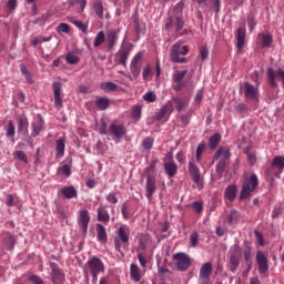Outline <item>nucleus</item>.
I'll return each mask as SVG.
<instances>
[{
  "mask_svg": "<svg viewBox=\"0 0 284 284\" xmlns=\"http://www.w3.org/2000/svg\"><path fill=\"white\" fill-rule=\"evenodd\" d=\"M185 22L183 21V2H179L169 13V18L165 22L166 30H172L175 28V32H181L183 30Z\"/></svg>",
  "mask_w": 284,
  "mask_h": 284,
  "instance_id": "1",
  "label": "nucleus"
},
{
  "mask_svg": "<svg viewBox=\"0 0 284 284\" xmlns=\"http://www.w3.org/2000/svg\"><path fill=\"white\" fill-rule=\"evenodd\" d=\"M230 156H232V153L227 146H221L213 156V163L214 161H219L216 164V174L219 176H223V172H225V168H227V163L230 162Z\"/></svg>",
  "mask_w": 284,
  "mask_h": 284,
  "instance_id": "2",
  "label": "nucleus"
},
{
  "mask_svg": "<svg viewBox=\"0 0 284 284\" xmlns=\"http://www.w3.org/2000/svg\"><path fill=\"white\" fill-rule=\"evenodd\" d=\"M102 272H105V264L101 258L98 256H92L88 260L85 266H84V274L88 276V274H91L93 281H97L99 278V274Z\"/></svg>",
  "mask_w": 284,
  "mask_h": 284,
  "instance_id": "3",
  "label": "nucleus"
},
{
  "mask_svg": "<svg viewBox=\"0 0 284 284\" xmlns=\"http://www.w3.org/2000/svg\"><path fill=\"white\" fill-rule=\"evenodd\" d=\"M256 187H258V176L253 173L243 182L242 190L240 192V201H245V199H250V196H252V193L256 191Z\"/></svg>",
  "mask_w": 284,
  "mask_h": 284,
  "instance_id": "4",
  "label": "nucleus"
},
{
  "mask_svg": "<svg viewBox=\"0 0 284 284\" xmlns=\"http://www.w3.org/2000/svg\"><path fill=\"white\" fill-rule=\"evenodd\" d=\"M118 237L114 239V247L115 252H121V243L124 245V247H128L130 245V227L128 225H122L116 231Z\"/></svg>",
  "mask_w": 284,
  "mask_h": 284,
  "instance_id": "5",
  "label": "nucleus"
},
{
  "mask_svg": "<svg viewBox=\"0 0 284 284\" xmlns=\"http://www.w3.org/2000/svg\"><path fill=\"white\" fill-rule=\"evenodd\" d=\"M190 52L187 45H183L182 42H178L171 48V61L173 63H185V57Z\"/></svg>",
  "mask_w": 284,
  "mask_h": 284,
  "instance_id": "6",
  "label": "nucleus"
},
{
  "mask_svg": "<svg viewBox=\"0 0 284 284\" xmlns=\"http://www.w3.org/2000/svg\"><path fill=\"white\" fill-rule=\"evenodd\" d=\"M243 252L241 251V246L239 244H234L230 250V271L232 274H236V270H239V265H241V256Z\"/></svg>",
  "mask_w": 284,
  "mask_h": 284,
  "instance_id": "7",
  "label": "nucleus"
},
{
  "mask_svg": "<svg viewBox=\"0 0 284 284\" xmlns=\"http://www.w3.org/2000/svg\"><path fill=\"white\" fill-rule=\"evenodd\" d=\"M173 261H175L179 272H187V268L192 265V260H190V255H187V253L174 254Z\"/></svg>",
  "mask_w": 284,
  "mask_h": 284,
  "instance_id": "8",
  "label": "nucleus"
},
{
  "mask_svg": "<svg viewBox=\"0 0 284 284\" xmlns=\"http://www.w3.org/2000/svg\"><path fill=\"white\" fill-rule=\"evenodd\" d=\"M244 98L246 101H252L253 103L258 102V85H253L250 82H244Z\"/></svg>",
  "mask_w": 284,
  "mask_h": 284,
  "instance_id": "9",
  "label": "nucleus"
},
{
  "mask_svg": "<svg viewBox=\"0 0 284 284\" xmlns=\"http://www.w3.org/2000/svg\"><path fill=\"white\" fill-rule=\"evenodd\" d=\"M284 170V158L283 156H275L273 159L271 168L267 170V174L270 176H278L283 174Z\"/></svg>",
  "mask_w": 284,
  "mask_h": 284,
  "instance_id": "10",
  "label": "nucleus"
},
{
  "mask_svg": "<svg viewBox=\"0 0 284 284\" xmlns=\"http://www.w3.org/2000/svg\"><path fill=\"white\" fill-rule=\"evenodd\" d=\"M62 88H63V83H61V82L52 83L54 108H57V110L63 109V98L61 97Z\"/></svg>",
  "mask_w": 284,
  "mask_h": 284,
  "instance_id": "11",
  "label": "nucleus"
},
{
  "mask_svg": "<svg viewBox=\"0 0 284 284\" xmlns=\"http://www.w3.org/2000/svg\"><path fill=\"white\" fill-rule=\"evenodd\" d=\"M51 268V283L53 284H63L65 282V275L59 268L57 263H50Z\"/></svg>",
  "mask_w": 284,
  "mask_h": 284,
  "instance_id": "12",
  "label": "nucleus"
},
{
  "mask_svg": "<svg viewBox=\"0 0 284 284\" xmlns=\"http://www.w3.org/2000/svg\"><path fill=\"white\" fill-rule=\"evenodd\" d=\"M256 263L258 265L260 274H265L270 270V264L267 263V255L263 251H257L256 253Z\"/></svg>",
  "mask_w": 284,
  "mask_h": 284,
  "instance_id": "13",
  "label": "nucleus"
},
{
  "mask_svg": "<svg viewBox=\"0 0 284 284\" xmlns=\"http://www.w3.org/2000/svg\"><path fill=\"white\" fill-rule=\"evenodd\" d=\"M125 126L118 123H111L109 128V134L114 139L121 140L122 136H125Z\"/></svg>",
  "mask_w": 284,
  "mask_h": 284,
  "instance_id": "14",
  "label": "nucleus"
},
{
  "mask_svg": "<svg viewBox=\"0 0 284 284\" xmlns=\"http://www.w3.org/2000/svg\"><path fill=\"white\" fill-rule=\"evenodd\" d=\"M119 29H110L106 32V48L108 50H114L116 41H119Z\"/></svg>",
  "mask_w": 284,
  "mask_h": 284,
  "instance_id": "15",
  "label": "nucleus"
},
{
  "mask_svg": "<svg viewBox=\"0 0 284 284\" xmlns=\"http://www.w3.org/2000/svg\"><path fill=\"white\" fill-rule=\"evenodd\" d=\"M78 225H80L84 234H88V225H90V213L88 210L80 211Z\"/></svg>",
  "mask_w": 284,
  "mask_h": 284,
  "instance_id": "16",
  "label": "nucleus"
},
{
  "mask_svg": "<svg viewBox=\"0 0 284 284\" xmlns=\"http://www.w3.org/2000/svg\"><path fill=\"white\" fill-rule=\"evenodd\" d=\"M145 190V196L148 201H152V196H154V193L156 192V180L154 179V176L148 175Z\"/></svg>",
  "mask_w": 284,
  "mask_h": 284,
  "instance_id": "17",
  "label": "nucleus"
},
{
  "mask_svg": "<svg viewBox=\"0 0 284 284\" xmlns=\"http://www.w3.org/2000/svg\"><path fill=\"white\" fill-rule=\"evenodd\" d=\"M189 174L196 185H201V169L194 162H189Z\"/></svg>",
  "mask_w": 284,
  "mask_h": 284,
  "instance_id": "18",
  "label": "nucleus"
},
{
  "mask_svg": "<svg viewBox=\"0 0 284 284\" xmlns=\"http://www.w3.org/2000/svg\"><path fill=\"white\" fill-rule=\"evenodd\" d=\"M235 37L237 52H241V50H243L245 45V37H247V31L245 30V28L240 27L236 31Z\"/></svg>",
  "mask_w": 284,
  "mask_h": 284,
  "instance_id": "19",
  "label": "nucleus"
},
{
  "mask_svg": "<svg viewBox=\"0 0 284 284\" xmlns=\"http://www.w3.org/2000/svg\"><path fill=\"white\" fill-rule=\"evenodd\" d=\"M172 112H173L172 102H168L166 104L162 105L159 112L155 113L154 119H156V121H161L162 119H165V116H170Z\"/></svg>",
  "mask_w": 284,
  "mask_h": 284,
  "instance_id": "20",
  "label": "nucleus"
},
{
  "mask_svg": "<svg viewBox=\"0 0 284 284\" xmlns=\"http://www.w3.org/2000/svg\"><path fill=\"white\" fill-rule=\"evenodd\" d=\"M183 79H185V72L173 74V90H175V92H181V90L185 88V82H183Z\"/></svg>",
  "mask_w": 284,
  "mask_h": 284,
  "instance_id": "21",
  "label": "nucleus"
},
{
  "mask_svg": "<svg viewBox=\"0 0 284 284\" xmlns=\"http://www.w3.org/2000/svg\"><path fill=\"white\" fill-rule=\"evenodd\" d=\"M273 41L274 38H272V34L270 33L257 34V44L261 45V48H272Z\"/></svg>",
  "mask_w": 284,
  "mask_h": 284,
  "instance_id": "22",
  "label": "nucleus"
},
{
  "mask_svg": "<svg viewBox=\"0 0 284 284\" xmlns=\"http://www.w3.org/2000/svg\"><path fill=\"white\" fill-rule=\"evenodd\" d=\"M43 125H45V121H43V118H41V115H38L32 122L33 130L31 136H39V134H41V131L43 130Z\"/></svg>",
  "mask_w": 284,
  "mask_h": 284,
  "instance_id": "23",
  "label": "nucleus"
},
{
  "mask_svg": "<svg viewBox=\"0 0 284 284\" xmlns=\"http://www.w3.org/2000/svg\"><path fill=\"white\" fill-rule=\"evenodd\" d=\"M98 221L101 223H110V213L108 212V205L101 204L98 207Z\"/></svg>",
  "mask_w": 284,
  "mask_h": 284,
  "instance_id": "24",
  "label": "nucleus"
},
{
  "mask_svg": "<svg viewBox=\"0 0 284 284\" xmlns=\"http://www.w3.org/2000/svg\"><path fill=\"white\" fill-rule=\"evenodd\" d=\"M55 156L57 159L65 156V138L55 140Z\"/></svg>",
  "mask_w": 284,
  "mask_h": 284,
  "instance_id": "25",
  "label": "nucleus"
},
{
  "mask_svg": "<svg viewBox=\"0 0 284 284\" xmlns=\"http://www.w3.org/2000/svg\"><path fill=\"white\" fill-rule=\"evenodd\" d=\"M236 194H239V187L236 184H231L225 189L224 197L232 203L236 199Z\"/></svg>",
  "mask_w": 284,
  "mask_h": 284,
  "instance_id": "26",
  "label": "nucleus"
},
{
  "mask_svg": "<svg viewBox=\"0 0 284 284\" xmlns=\"http://www.w3.org/2000/svg\"><path fill=\"white\" fill-rule=\"evenodd\" d=\"M60 194L64 196V199H77L79 192L74 186H64L60 190Z\"/></svg>",
  "mask_w": 284,
  "mask_h": 284,
  "instance_id": "27",
  "label": "nucleus"
},
{
  "mask_svg": "<svg viewBox=\"0 0 284 284\" xmlns=\"http://www.w3.org/2000/svg\"><path fill=\"white\" fill-rule=\"evenodd\" d=\"M97 237L100 243H108V231L105 230V226L103 224H97Z\"/></svg>",
  "mask_w": 284,
  "mask_h": 284,
  "instance_id": "28",
  "label": "nucleus"
},
{
  "mask_svg": "<svg viewBox=\"0 0 284 284\" xmlns=\"http://www.w3.org/2000/svg\"><path fill=\"white\" fill-rule=\"evenodd\" d=\"M212 275V263L206 262L200 268V278L207 280Z\"/></svg>",
  "mask_w": 284,
  "mask_h": 284,
  "instance_id": "29",
  "label": "nucleus"
},
{
  "mask_svg": "<svg viewBox=\"0 0 284 284\" xmlns=\"http://www.w3.org/2000/svg\"><path fill=\"white\" fill-rule=\"evenodd\" d=\"M164 170H165L168 176L172 178V176H176V172H179V166L176 165V163L174 161L165 162Z\"/></svg>",
  "mask_w": 284,
  "mask_h": 284,
  "instance_id": "30",
  "label": "nucleus"
},
{
  "mask_svg": "<svg viewBox=\"0 0 284 284\" xmlns=\"http://www.w3.org/2000/svg\"><path fill=\"white\" fill-rule=\"evenodd\" d=\"M141 63H143V52H138L134 58L131 61V70L133 72L139 71V68H141Z\"/></svg>",
  "mask_w": 284,
  "mask_h": 284,
  "instance_id": "31",
  "label": "nucleus"
},
{
  "mask_svg": "<svg viewBox=\"0 0 284 284\" xmlns=\"http://www.w3.org/2000/svg\"><path fill=\"white\" fill-rule=\"evenodd\" d=\"M221 133H214L209 140L210 150H216L219 148V143H221Z\"/></svg>",
  "mask_w": 284,
  "mask_h": 284,
  "instance_id": "32",
  "label": "nucleus"
},
{
  "mask_svg": "<svg viewBox=\"0 0 284 284\" xmlns=\"http://www.w3.org/2000/svg\"><path fill=\"white\" fill-rule=\"evenodd\" d=\"M168 103H172L173 108L175 105L178 112H182L183 108H185V100L181 98H172Z\"/></svg>",
  "mask_w": 284,
  "mask_h": 284,
  "instance_id": "33",
  "label": "nucleus"
},
{
  "mask_svg": "<svg viewBox=\"0 0 284 284\" xmlns=\"http://www.w3.org/2000/svg\"><path fill=\"white\" fill-rule=\"evenodd\" d=\"M130 274L131 278H133L135 283H139V281H141V273L139 272V266L136 264H131Z\"/></svg>",
  "mask_w": 284,
  "mask_h": 284,
  "instance_id": "34",
  "label": "nucleus"
},
{
  "mask_svg": "<svg viewBox=\"0 0 284 284\" xmlns=\"http://www.w3.org/2000/svg\"><path fill=\"white\" fill-rule=\"evenodd\" d=\"M105 43V32L99 31L94 38L93 45L94 48H101Z\"/></svg>",
  "mask_w": 284,
  "mask_h": 284,
  "instance_id": "35",
  "label": "nucleus"
},
{
  "mask_svg": "<svg viewBox=\"0 0 284 284\" xmlns=\"http://www.w3.org/2000/svg\"><path fill=\"white\" fill-rule=\"evenodd\" d=\"M95 105H97L98 110H108V108H110V99L99 98L95 101Z\"/></svg>",
  "mask_w": 284,
  "mask_h": 284,
  "instance_id": "36",
  "label": "nucleus"
},
{
  "mask_svg": "<svg viewBox=\"0 0 284 284\" xmlns=\"http://www.w3.org/2000/svg\"><path fill=\"white\" fill-rule=\"evenodd\" d=\"M101 90L104 92H116L119 85L114 84L113 82H102L100 84Z\"/></svg>",
  "mask_w": 284,
  "mask_h": 284,
  "instance_id": "37",
  "label": "nucleus"
},
{
  "mask_svg": "<svg viewBox=\"0 0 284 284\" xmlns=\"http://www.w3.org/2000/svg\"><path fill=\"white\" fill-rule=\"evenodd\" d=\"M119 61L122 65H125L128 57H130V49H121L118 53Z\"/></svg>",
  "mask_w": 284,
  "mask_h": 284,
  "instance_id": "38",
  "label": "nucleus"
},
{
  "mask_svg": "<svg viewBox=\"0 0 284 284\" xmlns=\"http://www.w3.org/2000/svg\"><path fill=\"white\" fill-rule=\"evenodd\" d=\"M93 10L98 19H103V3H101L100 1H95L93 3Z\"/></svg>",
  "mask_w": 284,
  "mask_h": 284,
  "instance_id": "39",
  "label": "nucleus"
},
{
  "mask_svg": "<svg viewBox=\"0 0 284 284\" xmlns=\"http://www.w3.org/2000/svg\"><path fill=\"white\" fill-rule=\"evenodd\" d=\"M205 148H206L205 142H201V143L197 145V148H196V153H195V161H196L197 163H200L201 156H203V153L205 152Z\"/></svg>",
  "mask_w": 284,
  "mask_h": 284,
  "instance_id": "40",
  "label": "nucleus"
},
{
  "mask_svg": "<svg viewBox=\"0 0 284 284\" xmlns=\"http://www.w3.org/2000/svg\"><path fill=\"white\" fill-rule=\"evenodd\" d=\"M48 41H52V37H43V36H40L38 38H33L32 41H31V45H33L34 48H37V45H39V43H45Z\"/></svg>",
  "mask_w": 284,
  "mask_h": 284,
  "instance_id": "41",
  "label": "nucleus"
},
{
  "mask_svg": "<svg viewBox=\"0 0 284 284\" xmlns=\"http://www.w3.org/2000/svg\"><path fill=\"white\" fill-rule=\"evenodd\" d=\"M65 61L67 63H69L70 65H75V63H79V57L72 52H69L65 55Z\"/></svg>",
  "mask_w": 284,
  "mask_h": 284,
  "instance_id": "42",
  "label": "nucleus"
},
{
  "mask_svg": "<svg viewBox=\"0 0 284 284\" xmlns=\"http://www.w3.org/2000/svg\"><path fill=\"white\" fill-rule=\"evenodd\" d=\"M14 134H17V130L14 128V124L12 123V120H10L7 128L6 136H8L9 139H12Z\"/></svg>",
  "mask_w": 284,
  "mask_h": 284,
  "instance_id": "43",
  "label": "nucleus"
},
{
  "mask_svg": "<svg viewBox=\"0 0 284 284\" xmlns=\"http://www.w3.org/2000/svg\"><path fill=\"white\" fill-rule=\"evenodd\" d=\"M14 159H18V161H21L22 163H28V155H26V152L23 151H16L13 153Z\"/></svg>",
  "mask_w": 284,
  "mask_h": 284,
  "instance_id": "44",
  "label": "nucleus"
},
{
  "mask_svg": "<svg viewBox=\"0 0 284 284\" xmlns=\"http://www.w3.org/2000/svg\"><path fill=\"white\" fill-rule=\"evenodd\" d=\"M244 154H246L248 163L251 165H254V163H256V154L250 151V149H245Z\"/></svg>",
  "mask_w": 284,
  "mask_h": 284,
  "instance_id": "45",
  "label": "nucleus"
},
{
  "mask_svg": "<svg viewBox=\"0 0 284 284\" xmlns=\"http://www.w3.org/2000/svg\"><path fill=\"white\" fill-rule=\"evenodd\" d=\"M234 110L237 112V114H243V112H247V110H250V106L243 102H240L234 106Z\"/></svg>",
  "mask_w": 284,
  "mask_h": 284,
  "instance_id": "46",
  "label": "nucleus"
},
{
  "mask_svg": "<svg viewBox=\"0 0 284 284\" xmlns=\"http://www.w3.org/2000/svg\"><path fill=\"white\" fill-rule=\"evenodd\" d=\"M58 174H63L64 176H70L72 171H70V165L63 164L58 169Z\"/></svg>",
  "mask_w": 284,
  "mask_h": 284,
  "instance_id": "47",
  "label": "nucleus"
},
{
  "mask_svg": "<svg viewBox=\"0 0 284 284\" xmlns=\"http://www.w3.org/2000/svg\"><path fill=\"white\" fill-rule=\"evenodd\" d=\"M154 145V139L152 138H145L143 141H142V148L144 150H152V146Z\"/></svg>",
  "mask_w": 284,
  "mask_h": 284,
  "instance_id": "48",
  "label": "nucleus"
},
{
  "mask_svg": "<svg viewBox=\"0 0 284 284\" xmlns=\"http://www.w3.org/2000/svg\"><path fill=\"white\" fill-rule=\"evenodd\" d=\"M57 31L61 34V33H64V34H69L70 33V26L68 23H60L58 27H57Z\"/></svg>",
  "mask_w": 284,
  "mask_h": 284,
  "instance_id": "49",
  "label": "nucleus"
},
{
  "mask_svg": "<svg viewBox=\"0 0 284 284\" xmlns=\"http://www.w3.org/2000/svg\"><path fill=\"white\" fill-rule=\"evenodd\" d=\"M144 101H148L149 103H154V101H156V94L152 91L146 92L143 95Z\"/></svg>",
  "mask_w": 284,
  "mask_h": 284,
  "instance_id": "50",
  "label": "nucleus"
},
{
  "mask_svg": "<svg viewBox=\"0 0 284 284\" xmlns=\"http://www.w3.org/2000/svg\"><path fill=\"white\" fill-rule=\"evenodd\" d=\"M192 210H194L196 214H201L203 212V202H199V201L193 202Z\"/></svg>",
  "mask_w": 284,
  "mask_h": 284,
  "instance_id": "51",
  "label": "nucleus"
},
{
  "mask_svg": "<svg viewBox=\"0 0 284 284\" xmlns=\"http://www.w3.org/2000/svg\"><path fill=\"white\" fill-rule=\"evenodd\" d=\"M210 57V49L207 47H201L200 48V58L202 61H205Z\"/></svg>",
  "mask_w": 284,
  "mask_h": 284,
  "instance_id": "52",
  "label": "nucleus"
},
{
  "mask_svg": "<svg viewBox=\"0 0 284 284\" xmlns=\"http://www.w3.org/2000/svg\"><path fill=\"white\" fill-rule=\"evenodd\" d=\"M74 26H75V28L81 30V32H83V34H88V24L83 23V21L78 20L74 23Z\"/></svg>",
  "mask_w": 284,
  "mask_h": 284,
  "instance_id": "53",
  "label": "nucleus"
},
{
  "mask_svg": "<svg viewBox=\"0 0 284 284\" xmlns=\"http://www.w3.org/2000/svg\"><path fill=\"white\" fill-rule=\"evenodd\" d=\"M121 213H122L123 219H125V220L130 219V206H128V203L122 204Z\"/></svg>",
  "mask_w": 284,
  "mask_h": 284,
  "instance_id": "54",
  "label": "nucleus"
},
{
  "mask_svg": "<svg viewBox=\"0 0 284 284\" xmlns=\"http://www.w3.org/2000/svg\"><path fill=\"white\" fill-rule=\"evenodd\" d=\"M234 221H239V211H231L229 216H227V222L230 224L234 223Z\"/></svg>",
  "mask_w": 284,
  "mask_h": 284,
  "instance_id": "55",
  "label": "nucleus"
},
{
  "mask_svg": "<svg viewBox=\"0 0 284 284\" xmlns=\"http://www.w3.org/2000/svg\"><path fill=\"white\" fill-rule=\"evenodd\" d=\"M28 130V120L26 119H18V132H21L23 129Z\"/></svg>",
  "mask_w": 284,
  "mask_h": 284,
  "instance_id": "56",
  "label": "nucleus"
},
{
  "mask_svg": "<svg viewBox=\"0 0 284 284\" xmlns=\"http://www.w3.org/2000/svg\"><path fill=\"white\" fill-rule=\"evenodd\" d=\"M254 235H255V239H256V242L260 246H263L265 245V239L263 237V234L258 231H255L254 232Z\"/></svg>",
  "mask_w": 284,
  "mask_h": 284,
  "instance_id": "57",
  "label": "nucleus"
},
{
  "mask_svg": "<svg viewBox=\"0 0 284 284\" xmlns=\"http://www.w3.org/2000/svg\"><path fill=\"white\" fill-rule=\"evenodd\" d=\"M190 241H191L192 247H196V245H199V233L193 232L190 236Z\"/></svg>",
  "mask_w": 284,
  "mask_h": 284,
  "instance_id": "58",
  "label": "nucleus"
},
{
  "mask_svg": "<svg viewBox=\"0 0 284 284\" xmlns=\"http://www.w3.org/2000/svg\"><path fill=\"white\" fill-rule=\"evenodd\" d=\"M6 245L7 247H9V250H13L14 248V237L12 235H8L6 239Z\"/></svg>",
  "mask_w": 284,
  "mask_h": 284,
  "instance_id": "59",
  "label": "nucleus"
},
{
  "mask_svg": "<svg viewBox=\"0 0 284 284\" xmlns=\"http://www.w3.org/2000/svg\"><path fill=\"white\" fill-rule=\"evenodd\" d=\"M131 115L132 119H141V106H133Z\"/></svg>",
  "mask_w": 284,
  "mask_h": 284,
  "instance_id": "60",
  "label": "nucleus"
},
{
  "mask_svg": "<svg viewBox=\"0 0 284 284\" xmlns=\"http://www.w3.org/2000/svg\"><path fill=\"white\" fill-rule=\"evenodd\" d=\"M106 201L109 203H113V205H116V203H119V199L116 197V194L114 193H110L106 195Z\"/></svg>",
  "mask_w": 284,
  "mask_h": 284,
  "instance_id": "61",
  "label": "nucleus"
},
{
  "mask_svg": "<svg viewBox=\"0 0 284 284\" xmlns=\"http://www.w3.org/2000/svg\"><path fill=\"white\" fill-rule=\"evenodd\" d=\"M138 261H139L141 267L145 268V265H148V258H145L143 253L138 254Z\"/></svg>",
  "mask_w": 284,
  "mask_h": 284,
  "instance_id": "62",
  "label": "nucleus"
},
{
  "mask_svg": "<svg viewBox=\"0 0 284 284\" xmlns=\"http://www.w3.org/2000/svg\"><path fill=\"white\" fill-rule=\"evenodd\" d=\"M29 281H31V283H33V284H44L43 280H41V277H39L37 275H31L29 277Z\"/></svg>",
  "mask_w": 284,
  "mask_h": 284,
  "instance_id": "63",
  "label": "nucleus"
},
{
  "mask_svg": "<svg viewBox=\"0 0 284 284\" xmlns=\"http://www.w3.org/2000/svg\"><path fill=\"white\" fill-rule=\"evenodd\" d=\"M100 134H110V130H108V124L105 122L100 126Z\"/></svg>",
  "mask_w": 284,
  "mask_h": 284,
  "instance_id": "64",
  "label": "nucleus"
}]
</instances>
